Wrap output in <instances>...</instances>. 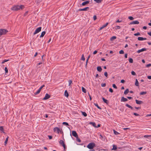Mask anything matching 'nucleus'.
<instances>
[{"mask_svg":"<svg viewBox=\"0 0 151 151\" xmlns=\"http://www.w3.org/2000/svg\"><path fill=\"white\" fill-rule=\"evenodd\" d=\"M24 6L22 5L20 6L16 5L13 6L11 8V9L15 11H18L20 9H22L24 8Z\"/></svg>","mask_w":151,"mask_h":151,"instance_id":"nucleus-1","label":"nucleus"},{"mask_svg":"<svg viewBox=\"0 0 151 151\" xmlns=\"http://www.w3.org/2000/svg\"><path fill=\"white\" fill-rule=\"evenodd\" d=\"M8 32V31L6 29H0V37L2 35L6 34Z\"/></svg>","mask_w":151,"mask_h":151,"instance_id":"nucleus-2","label":"nucleus"},{"mask_svg":"<svg viewBox=\"0 0 151 151\" xmlns=\"http://www.w3.org/2000/svg\"><path fill=\"white\" fill-rule=\"evenodd\" d=\"M95 146V144L93 143H89L87 146V147L89 149H92Z\"/></svg>","mask_w":151,"mask_h":151,"instance_id":"nucleus-3","label":"nucleus"},{"mask_svg":"<svg viewBox=\"0 0 151 151\" xmlns=\"http://www.w3.org/2000/svg\"><path fill=\"white\" fill-rule=\"evenodd\" d=\"M41 27H40L38 28H37L35 31V32H34L33 33V35H35L36 34L39 33V32H40L41 30Z\"/></svg>","mask_w":151,"mask_h":151,"instance_id":"nucleus-4","label":"nucleus"},{"mask_svg":"<svg viewBox=\"0 0 151 151\" xmlns=\"http://www.w3.org/2000/svg\"><path fill=\"white\" fill-rule=\"evenodd\" d=\"M53 130L54 132H57L58 133H59L60 132H61V131L60 129L57 127H55L53 129Z\"/></svg>","mask_w":151,"mask_h":151,"instance_id":"nucleus-5","label":"nucleus"},{"mask_svg":"<svg viewBox=\"0 0 151 151\" xmlns=\"http://www.w3.org/2000/svg\"><path fill=\"white\" fill-rule=\"evenodd\" d=\"M59 143L60 145H62L64 149L66 148V146L65 144L64 143L63 141L61 140L60 141Z\"/></svg>","mask_w":151,"mask_h":151,"instance_id":"nucleus-6","label":"nucleus"},{"mask_svg":"<svg viewBox=\"0 0 151 151\" xmlns=\"http://www.w3.org/2000/svg\"><path fill=\"white\" fill-rule=\"evenodd\" d=\"M50 95H49L48 93H47L46 94L45 97L43 99V100H47L49 99V98H50Z\"/></svg>","mask_w":151,"mask_h":151,"instance_id":"nucleus-7","label":"nucleus"},{"mask_svg":"<svg viewBox=\"0 0 151 151\" xmlns=\"http://www.w3.org/2000/svg\"><path fill=\"white\" fill-rule=\"evenodd\" d=\"M89 9V7H86L85 8L83 9H79L78 10V11H86L88 10Z\"/></svg>","mask_w":151,"mask_h":151,"instance_id":"nucleus-8","label":"nucleus"},{"mask_svg":"<svg viewBox=\"0 0 151 151\" xmlns=\"http://www.w3.org/2000/svg\"><path fill=\"white\" fill-rule=\"evenodd\" d=\"M72 134L74 137H76V138L78 137V135L75 131H72Z\"/></svg>","mask_w":151,"mask_h":151,"instance_id":"nucleus-9","label":"nucleus"},{"mask_svg":"<svg viewBox=\"0 0 151 151\" xmlns=\"http://www.w3.org/2000/svg\"><path fill=\"white\" fill-rule=\"evenodd\" d=\"M147 50V49L146 48H143L139 50H138L137 51V52L138 53H139L141 52L144 51H146Z\"/></svg>","mask_w":151,"mask_h":151,"instance_id":"nucleus-10","label":"nucleus"},{"mask_svg":"<svg viewBox=\"0 0 151 151\" xmlns=\"http://www.w3.org/2000/svg\"><path fill=\"white\" fill-rule=\"evenodd\" d=\"M139 23V22L138 21L135 20L134 21L131 22L129 24H138Z\"/></svg>","mask_w":151,"mask_h":151,"instance_id":"nucleus-11","label":"nucleus"},{"mask_svg":"<svg viewBox=\"0 0 151 151\" xmlns=\"http://www.w3.org/2000/svg\"><path fill=\"white\" fill-rule=\"evenodd\" d=\"M127 101H128L127 99V98H125L124 97H122L121 98V102H125Z\"/></svg>","mask_w":151,"mask_h":151,"instance_id":"nucleus-12","label":"nucleus"},{"mask_svg":"<svg viewBox=\"0 0 151 151\" xmlns=\"http://www.w3.org/2000/svg\"><path fill=\"white\" fill-rule=\"evenodd\" d=\"M135 102L137 104H141L143 103L142 101H139L137 99L135 100Z\"/></svg>","mask_w":151,"mask_h":151,"instance_id":"nucleus-13","label":"nucleus"},{"mask_svg":"<svg viewBox=\"0 0 151 151\" xmlns=\"http://www.w3.org/2000/svg\"><path fill=\"white\" fill-rule=\"evenodd\" d=\"M138 40L139 41H142L147 40V38H143L141 37H139L138 38Z\"/></svg>","mask_w":151,"mask_h":151,"instance_id":"nucleus-14","label":"nucleus"},{"mask_svg":"<svg viewBox=\"0 0 151 151\" xmlns=\"http://www.w3.org/2000/svg\"><path fill=\"white\" fill-rule=\"evenodd\" d=\"M89 1H86L83 2L82 3V4L81 5L82 6H85L86 4H87L89 3Z\"/></svg>","mask_w":151,"mask_h":151,"instance_id":"nucleus-15","label":"nucleus"},{"mask_svg":"<svg viewBox=\"0 0 151 151\" xmlns=\"http://www.w3.org/2000/svg\"><path fill=\"white\" fill-rule=\"evenodd\" d=\"M97 69L98 71L99 72H101L102 70V69L101 66H98L97 68Z\"/></svg>","mask_w":151,"mask_h":151,"instance_id":"nucleus-16","label":"nucleus"},{"mask_svg":"<svg viewBox=\"0 0 151 151\" xmlns=\"http://www.w3.org/2000/svg\"><path fill=\"white\" fill-rule=\"evenodd\" d=\"M89 124L92 125L94 127H96V124L94 122H90Z\"/></svg>","mask_w":151,"mask_h":151,"instance_id":"nucleus-17","label":"nucleus"},{"mask_svg":"<svg viewBox=\"0 0 151 151\" xmlns=\"http://www.w3.org/2000/svg\"><path fill=\"white\" fill-rule=\"evenodd\" d=\"M102 100L106 104H108L109 103V101L105 99L104 98L102 97Z\"/></svg>","mask_w":151,"mask_h":151,"instance_id":"nucleus-18","label":"nucleus"},{"mask_svg":"<svg viewBox=\"0 0 151 151\" xmlns=\"http://www.w3.org/2000/svg\"><path fill=\"white\" fill-rule=\"evenodd\" d=\"M64 94L65 96L68 97L69 96L67 90H65V91Z\"/></svg>","mask_w":151,"mask_h":151,"instance_id":"nucleus-19","label":"nucleus"},{"mask_svg":"<svg viewBox=\"0 0 151 151\" xmlns=\"http://www.w3.org/2000/svg\"><path fill=\"white\" fill-rule=\"evenodd\" d=\"M45 31L42 32L41 33V34L40 36V37H43L44 36V35H45Z\"/></svg>","mask_w":151,"mask_h":151,"instance_id":"nucleus-20","label":"nucleus"},{"mask_svg":"<svg viewBox=\"0 0 151 151\" xmlns=\"http://www.w3.org/2000/svg\"><path fill=\"white\" fill-rule=\"evenodd\" d=\"M135 84L137 86H139L138 81L137 79H136Z\"/></svg>","mask_w":151,"mask_h":151,"instance_id":"nucleus-21","label":"nucleus"},{"mask_svg":"<svg viewBox=\"0 0 151 151\" xmlns=\"http://www.w3.org/2000/svg\"><path fill=\"white\" fill-rule=\"evenodd\" d=\"M116 37L115 36H113L111 37L110 38V40L111 41L116 39Z\"/></svg>","mask_w":151,"mask_h":151,"instance_id":"nucleus-22","label":"nucleus"},{"mask_svg":"<svg viewBox=\"0 0 151 151\" xmlns=\"http://www.w3.org/2000/svg\"><path fill=\"white\" fill-rule=\"evenodd\" d=\"M129 92V90L128 89H127L124 92V94L125 95L127 94Z\"/></svg>","mask_w":151,"mask_h":151,"instance_id":"nucleus-23","label":"nucleus"},{"mask_svg":"<svg viewBox=\"0 0 151 151\" xmlns=\"http://www.w3.org/2000/svg\"><path fill=\"white\" fill-rule=\"evenodd\" d=\"M147 93V92L146 91H143L141 92L140 93V95H142L144 94H145Z\"/></svg>","mask_w":151,"mask_h":151,"instance_id":"nucleus-24","label":"nucleus"},{"mask_svg":"<svg viewBox=\"0 0 151 151\" xmlns=\"http://www.w3.org/2000/svg\"><path fill=\"white\" fill-rule=\"evenodd\" d=\"M102 1L103 0H94V1L98 3H101Z\"/></svg>","mask_w":151,"mask_h":151,"instance_id":"nucleus-25","label":"nucleus"},{"mask_svg":"<svg viewBox=\"0 0 151 151\" xmlns=\"http://www.w3.org/2000/svg\"><path fill=\"white\" fill-rule=\"evenodd\" d=\"M82 90L83 92L84 93H86V90L85 88L83 87H82Z\"/></svg>","mask_w":151,"mask_h":151,"instance_id":"nucleus-26","label":"nucleus"},{"mask_svg":"<svg viewBox=\"0 0 151 151\" xmlns=\"http://www.w3.org/2000/svg\"><path fill=\"white\" fill-rule=\"evenodd\" d=\"M41 91L40 90V89H38V90L36 92H35L34 94L35 95H37L38 94H39L40 92Z\"/></svg>","mask_w":151,"mask_h":151,"instance_id":"nucleus-27","label":"nucleus"},{"mask_svg":"<svg viewBox=\"0 0 151 151\" xmlns=\"http://www.w3.org/2000/svg\"><path fill=\"white\" fill-rule=\"evenodd\" d=\"M82 114L85 117H86L87 116L86 113L85 112L82 111Z\"/></svg>","mask_w":151,"mask_h":151,"instance_id":"nucleus-28","label":"nucleus"},{"mask_svg":"<svg viewBox=\"0 0 151 151\" xmlns=\"http://www.w3.org/2000/svg\"><path fill=\"white\" fill-rule=\"evenodd\" d=\"M117 149V147L116 145H113V148L112 150H115Z\"/></svg>","mask_w":151,"mask_h":151,"instance_id":"nucleus-29","label":"nucleus"},{"mask_svg":"<svg viewBox=\"0 0 151 151\" xmlns=\"http://www.w3.org/2000/svg\"><path fill=\"white\" fill-rule=\"evenodd\" d=\"M8 138H9V137H7L6 138V139L4 142V145H6V144L7 141H8Z\"/></svg>","mask_w":151,"mask_h":151,"instance_id":"nucleus-30","label":"nucleus"},{"mask_svg":"<svg viewBox=\"0 0 151 151\" xmlns=\"http://www.w3.org/2000/svg\"><path fill=\"white\" fill-rule=\"evenodd\" d=\"M114 133L116 135H118L119 134V133L117 132V131H116L115 130H114Z\"/></svg>","mask_w":151,"mask_h":151,"instance_id":"nucleus-31","label":"nucleus"},{"mask_svg":"<svg viewBox=\"0 0 151 151\" xmlns=\"http://www.w3.org/2000/svg\"><path fill=\"white\" fill-rule=\"evenodd\" d=\"M129 62L131 63H133V60L132 58H129Z\"/></svg>","mask_w":151,"mask_h":151,"instance_id":"nucleus-32","label":"nucleus"},{"mask_svg":"<svg viewBox=\"0 0 151 151\" xmlns=\"http://www.w3.org/2000/svg\"><path fill=\"white\" fill-rule=\"evenodd\" d=\"M96 106L98 109H101V108H100L98 105L96 103L94 104Z\"/></svg>","mask_w":151,"mask_h":151,"instance_id":"nucleus-33","label":"nucleus"},{"mask_svg":"<svg viewBox=\"0 0 151 151\" xmlns=\"http://www.w3.org/2000/svg\"><path fill=\"white\" fill-rule=\"evenodd\" d=\"M81 59L83 61H84L85 60V58H84V55L83 54L82 55V57H81Z\"/></svg>","mask_w":151,"mask_h":151,"instance_id":"nucleus-34","label":"nucleus"},{"mask_svg":"<svg viewBox=\"0 0 151 151\" xmlns=\"http://www.w3.org/2000/svg\"><path fill=\"white\" fill-rule=\"evenodd\" d=\"M108 24V22L106 23L105 24L103 25L102 27L103 28H104L105 27H106Z\"/></svg>","mask_w":151,"mask_h":151,"instance_id":"nucleus-35","label":"nucleus"},{"mask_svg":"<svg viewBox=\"0 0 151 151\" xmlns=\"http://www.w3.org/2000/svg\"><path fill=\"white\" fill-rule=\"evenodd\" d=\"M9 60H4L2 62V63L3 64L5 62H6Z\"/></svg>","mask_w":151,"mask_h":151,"instance_id":"nucleus-36","label":"nucleus"},{"mask_svg":"<svg viewBox=\"0 0 151 151\" xmlns=\"http://www.w3.org/2000/svg\"><path fill=\"white\" fill-rule=\"evenodd\" d=\"M63 124L64 125H65L66 126H68L69 125L68 124L67 122H63Z\"/></svg>","mask_w":151,"mask_h":151,"instance_id":"nucleus-37","label":"nucleus"},{"mask_svg":"<svg viewBox=\"0 0 151 151\" xmlns=\"http://www.w3.org/2000/svg\"><path fill=\"white\" fill-rule=\"evenodd\" d=\"M124 53V51L122 50H121L119 51V53L120 54H123Z\"/></svg>","mask_w":151,"mask_h":151,"instance_id":"nucleus-38","label":"nucleus"},{"mask_svg":"<svg viewBox=\"0 0 151 151\" xmlns=\"http://www.w3.org/2000/svg\"><path fill=\"white\" fill-rule=\"evenodd\" d=\"M128 19L131 20H132L134 19V18L132 16H130L128 17Z\"/></svg>","mask_w":151,"mask_h":151,"instance_id":"nucleus-39","label":"nucleus"},{"mask_svg":"<svg viewBox=\"0 0 151 151\" xmlns=\"http://www.w3.org/2000/svg\"><path fill=\"white\" fill-rule=\"evenodd\" d=\"M0 130L4 132V129H3V127L2 126L0 127Z\"/></svg>","mask_w":151,"mask_h":151,"instance_id":"nucleus-40","label":"nucleus"},{"mask_svg":"<svg viewBox=\"0 0 151 151\" xmlns=\"http://www.w3.org/2000/svg\"><path fill=\"white\" fill-rule=\"evenodd\" d=\"M131 74L133 76H135L136 75L135 73L133 71L131 72Z\"/></svg>","mask_w":151,"mask_h":151,"instance_id":"nucleus-41","label":"nucleus"},{"mask_svg":"<svg viewBox=\"0 0 151 151\" xmlns=\"http://www.w3.org/2000/svg\"><path fill=\"white\" fill-rule=\"evenodd\" d=\"M69 86H70L72 83V81L71 80H69L68 81Z\"/></svg>","mask_w":151,"mask_h":151,"instance_id":"nucleus-42","label":"nucleus"},{"mask_svg":"<svg viewBox=\"0 0 151 151\" xmlns=\"http://www.w3.org/2000/svg\"><path fill=\"white\" fill-rule=\"evenodd\" d=\"M151 137V135H145L144 137L145 138H148Z\"/></svg>","mask_w":151,"mask_h":151,"instance_id":"nucleus-43","label":"nucleus"},{"mask_svg":"<svg viewBox=\"0 0 151 151\" xmlns=\"http://www.w3.org/2000/svg\"><path fill=\"white\" fill-rule=\"evenodd\" d=\"M140 35V33L139 32H137L134 34V35L135 36Z\"/></svg>","mask_w":151,"mask_h":151,"instance_id":"nucleus-44","label":"nucleus"},{"mask_svg":"<svg viewBox=\"0 0 151 151\" xmlns=\"http://www.w3.org/2000/svg\"><path fill=\"white\" fill-rule=\"evenodd\" d=\"M112 86L113 87L115 88H116V89H117V86H116V85H115V84H113L112 85Z\"/></svg>","mask_w":151,"mask_h":151,"instance_id":"nucleus-45","label":"nucleus"},{"mask_svg":"<svg viewBox=\"0 0 151 151\" xmlns=\"http://www.w3.org/2000/svg\"><path fill=\"white\" fill-rule=\"evenodd\" d=\"M78 142H81V139L78 138V137L76 138Z\"/></svg>","mask_w":151,"mask_h":151,"instance_id":"nucleus-46","label":"nucleus"},{"mask_svg":"<svg viewBox=\"0 0 151 151\" xmlns=\"http://www.w3.org/2000/svg\"><path fill=\"white\" fill-rule=\"evenodd\" d=\"M104 75L106 77H108V74L106 72H105L104 73Z\"/></svg>","mask_w":151,"mask_h":151,"instance_id":"nucleus-47","label":"nucleus"},{"mask_svg":"<svg viewBox=\"0 0 151 151\" xmlns=\"http://www.w3.org/2000/svg\"><path fill=\"white\" fill-rule=\"evenodd\" d=\"M4 70H5V73H7L8 72V69H7V68L6 67L5 68Z\"/></svg>","mask_w":151,"mask_h":151,"instance_id":"nucleus-48","label":"nucleus"},{"mask_svg":"<svg viewBox=\"0 0 151 151\" xmlns=\"http://www.w3.org/2000/svg\"><path fill=\"white\" fill-rule=\"evenodd\" d=\"M106 84L105 83L101 84V86L102 87H104L106 86Z\"/></svg>","mask_w":151,"mask_h":151,"instance_id":"nucleus-49","label":"nucleus"},{"mask_svg":"<svg viewBox=\"0 0 151 151\" xmlns=\"http://www.w3.org/2000/svg\"><path fill=\"white\" fill-rule=\"evenodd\" d=\"M125 106L127 107H128L129 108H130V107L131 106H130V105H129L128 104H126L125 105Z\"/></svg>","mask_w":151,"mask_h":151,"instance_id":"nucleus-50","label":"nucleus"},{"mask_svg":"<svg viewBox=\"0 0 151 151\" xmlns=\"http://www.w3.org/2000/svg\"><path fill=\"white\" fill-rule=\"evenodd\" d=\"M134 115L137 116H139V114L135 113H134Z\"/></svg>","mask_w":151,"mask_h":151,"instance_id":"nucleus-51","label":"nucleus"},{"mask_svg":"<svg viewBox=\"0 0 151 151\" xmlns=\"http://www.w3.org/2000/svg\"><path fill=\"white\" fill-rule=\"evenodd\" d=\"M109 91L110 92H111V93H112V92H113V89H112L111 88H110L109 89Z\"/></svg>","mask_w":151,"mask_h":151,"instance_id":"nucleus-52","label":"nucleus"},{"mask_svg":"<svg viewBox=\"0 0 151 151\" xmlns=\"http://www.w3.org/2000/svg\"><path fill=\"white\" fill-rule=\"evenodd\" d=\"M96 15H94L93 17V19L94 20H96Z\"/></svg>","mask_w":151,"mask_h":151,"instance_id":"nucleus-53","label":"nucleus"},{"mask_svg":"<svg viewBox=\"0 0 151 151\" xmlns=\"http://www.w3.org/2000/svg\"><path fill=\"white\" fill-rule=\"evenodd\" d=\"M48 137H49V138L50 139H51L52 138V137L50 135H48Z\"/></svg>","mask_w":151,"mask_h":151,"instance_id":"nucleus-54","label":"nucleus"},{"mask_svg":"<svg viewBox=\"0 0 151 151\" xmlns=\"http://www.w3.org/2000/svg\"><path fill=\"white\" fill-rule=\"evenodd\" d=\"M150 66H151V64H147V65H146V67H148Z\"/></svg>","mask_w":151,"mask_h":151,"instance_id":"nucleus-55","label":"nucleus"},{"mask_svg":"<svg viewBox=\"0 0 151 151\" xmlns=\"http://www.w3.org/2000/svg\"><path fill=\"white\" fill-rule=\"evenodd\" d=\"M125 82V81L124 80H122L121 81V82L122 83H124Z\"/></svg>","mask_w":151,"mask_h":151,"instance_id":"nucleus-56","label":"nucleus"},{"mask_svg":"<svg viewBox=\"0 0 151 151\" xmlns=\"http://www.w3.org/2000/svg\"><path fill=\"white\" fill-rule=\"evenodd\" d=\"M97 51L96 50H95L93 52V54H95L97 53Z\"/></svg>","mask_w":151,"mask_h":151,"instance_id":"nucleus-57","label":"nucleus"},{"mask_svg":"<svg viewBox=\"0 0 151 151\" xmlns=\"http://www.w3.org/2000/svg\"><path fill=\"white\" fill-rule=\"evenodd\" d=\"M116 29H120V27L119 26H116Z\"/></svg>","mask_w":151,"mask_h":151,"instance_id":"nucleus-58","label":"nucleus"},{"mask_svg":"<svg viewBox=\"0 0 151 151\" xmlns=\"http://www.w3.org/2000/svg\"><path fill=\"white\" fill-rule=\"evenodd\" d=\"M148 79H151V76H148L147 77Z\"/></svg>","mask_w":151,"mask_h":151,"instance_id":"nucleus-59","label":"nucleus"},{"mask_svg":"<svg viewBox=\"0 0 151 151\" xmlns=\"http://www.w3.org/2000/svg\"><path fill=\"white\" fill-rule=\"evenodd\" d=\"M147 34L149 35L150 36H151V32H148L147 33Z\"/></svg>","mask_w":151,"mask_h":151,"instance_id":"nucleus-60","label":"nucleus"},{"mask_svg":"<svg viewBox=\"0 0 151 151\" xmlns=\"http://www.w3.org/2000/svg\"><path fill=\"white\" fill-rule=\"evenodd\" d=\"M122 22V21H119V20H117L116 22H117V23H118V22Z\"/></svg>","mask_w":151,"mask_h":151,"instance_id":"nucleus-61","label":"nucleus"},{"mask_svg":"<svg viewBox=\"0 0 151 151\" xmlns=\"http://www.w3.org/2000/svg\"><path fill=\"white\" fill-rule=\"evenodd\" d=\"M143 28L144 29H146L147 28V27L146 26H144L143 27Z\"/></svg>","mask_w":151,"mask_h":151,"instance_id":"nucleus-62","label":"nucleus"},{"mask_svg":"<svg viewBox=\"0 0 151 151\" xmlns=\"http://www.w3.org/2000/svg\"><path fill=\"white\" fill-rule=\"evenodd\" d=\"M127 54H125L124 57L125 58H127Z\"/></svg>","mask_w":151,"mask_h":151,"instance_id":"nucleus-63","label":"nucleus"},{"mask_svg":"<svg viewBox=\"0 0 151 151\" xmlns=\"http://www.w3.org/2000/svg\"><path fill=\"white\" fill-rule=\"evenodd\" d=\"M147 43L149 45H151V42H148Z\"/></svg>","mask_w":151,"mask_h":151,"instance_id":"nucleus-64","label":"nucleus"}]
</instances>
